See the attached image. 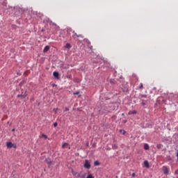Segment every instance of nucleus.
Wrapping results in <instances>:
<instances>
[{
	"label": "nucleus",
	"instance_id": "obj_22",
	"mask_svg": "<svg viewBox=\"0 0 178 178\" xmlns=\"http://www.w3.org/2000/svg\"><path fill=\"white\" fill-rule=\"evenodd\" d=\"M140 97H141V98H145L147 97V95H141Z\"/></svg>",
	"mask_w": 178,
	"mask_h": 178
},
{
	"label": "nucleus",
	"instance_id": "obj_2",
	"mask_svg": "<svg viewBox=\"0 0 178 178\" xmlns=\"http://www.w3.org/2000/svg\"><path fill=\"white\" fill-rule=\"evenodd\" d=\"M163 172L164 175H169V168L166 166H163Z\"/></svg>",
	"mask_w": 178,
	"mask_h": 178
},
{
	"label": "nucleus",
	"instance_id": "obj_30",
	"mask_svg": "<svg viewBox=\"0 0 178 178\" xmlns=\"http://www.w3.org/2000/svg\"><path fill=\"white\" fill-rule=\"evenodd\" d=\"M67 79H70V76H67Z\"/></svg>",
	"mask_w": 178,
	"mask_h": 178
},
{
	"label": "nucleus",
	"instance_id": "obj_12",
	"mask_svg": "<svg viewBox=\"0 0 178 178\" xmlns=\"http://www.w3.org/2000/svg\"><path fill=\"white\" fill-rule=\"evenodd\" d=\"M18 98L22 97V98H26L27 97V95L25 93L24 95H18Z\"/></svg>",
	"mask_w": 178,
	"mask_h": 178
},
{
	"label": "nucleus",
	"instance_id": "obj_13",
	"mask_svg": "<svg viewBox=\"0 0 178 178\" xmlns=\"http://www.w3.org/2000/svg\"><path fill=\"white\" fill-rule=\"evenodd\" d=\"M120 133H121L123 136H124V134H126V131L123 129H120Z\"/></svg>",
	"mask_w": 178,
	"mask_h": 178
},
{
	"label": "nucleus",
	"instance_id": "obj_29",
	"mask_svg": "<svg viewBox=\"0 0 178 178\" xmlns=\"http://www.w3.org/2000/svg\"><path fill=\"white\" fill-rule=\"evenodd\" d=\"M72 175H74V176L76 175V172H72Z\"/></svg>",
	"mask_w": 178,
	"mask_h": 178
},
{
	"label": "nucleus",
	"instance_id": "obj_27",
	"mask_svg": "<svg viewBox=\"0 0 178 178\" xmlns=\"http://www.w3.org/2000/svg\"><path fill=\"white\" fill-rule=\"evenodd\" d=\"M110 83H115V82L113 81V79H111V80L110 81Z\"/></svg>",
	"mask_w": 178,
	"mask_h": 178
},
{
	"label": "nucleus",
	"instance_id": "obj_17",
	"mask_svg": "<svg viewBox=\"0 0 178 178\" xmlns=\"http://www.w3.org/2000/svg\"><path fill=\"white\" fill-rule=\"evenodd\" d=\"M42 137H44V138H48V136L44 134H42Z\"/></svg>",
	"mask_w": 178,
	"mask_h": 178
},
{
	"label": "nucleus",
	"instance_id": "obj_31",
	"mask_svg": "<svg viewBox=\"0 0 178 178\" xmlns=\"http://www.w3.org/2000/svg\"><path fill=\"white\" fill-rule=\"evenodd\" d=\"M12 131H15V129H12Z\"/></svg>",
	"mask_w": 178,
	"mask_h": 178
},
{
	"label": "nucleus",
	"instance_id": "obj_7",
	"mask_svg": "<svg viewBox=\"0 0 178 178\" xmlns=\"http://www.w3.org/2000/svg\"><path fill=\"white\" fill-rule=\"evenodd\" d=\"M49 51V46H45V47L43 49V52L46 53Z\"/></svg>",
	"mask_w": 178,
	"mask_h": 178
},
{
	"label": "nucleus",
	"instance_id": "obj_20",
	"mask_svg": "<svg viewBox=\"0 0 178 178\" xmlns=\"http://www.w3.org/2000/svg\"><path fill=\"white\" fill-rule=\"evenodd\" d=\"M75 35H76V37H81V38H83V35H77L76 33H75Z\"/></svg>",
	"mask_w": 178,
	"mask_h": 178
},
{
	"label": "nucleus",
	"instance_id": "obj_16",
	"mask_svg": "<svg viewBox=\"0 0 178 178\" xmlns=\"http://www.w3.org/2000/svg\"><path fill=\"white\" fill-rule=\"evenodd\" d=\"M139 88H140V90H143V83H140Z\"/></svg>",
	"mask_w": 178,
	"mask_h": 178
},
{
	"label": "nucleus",
	"instance_id": "obj_25",
	"mask_svg": "<svg viewBox=\"0 0 178 178\" xmlns=\"http://www.w3.org/2000/svg\"><path fill=\"white\" fill-rule=\"evenodd\" d=\"M54 127H56L58 126V123L55 122V123L54 124Z\"/></svg>",
	"mask_w": 178,
	"mask_h": 178
},
{
	"label": "nucleus",
	"instance_id": "obj_9",
	"mask_svg": "<svg viewBox=\"0 0 178 178\" xmlns=\"http://www.w3.org/2000/svg\"><path fill=\"white\" fill-rule=\"evenodd\" d=\"M65 48H66L67 49H70L72 48V44H70V43H67V44H65Z\"/></svg>",
	"mask_w": 178,
	"mask_h": 178
},
{
	"label": "nucleus",
	"instance_id": "obj_5",
	"mask_svg": "<svg viewBox=\"0 0 178 178\" xmlns=\"http://www.w3.org/2000/svg\"><path fill=\"white\" fill-rule=\"evenodd\" d=\"M6 146L8 148H13V144L11 142H8L6 143Z\"/></svg>",
	"mask_w": 178,
	"mask_h": 178
},
{
	"label": "nucleus",
	"instance_id": "obj_18",
	"mask_svg": "<svg viewBox=\"0 0 178 178\" xmlns=\"http://www.w3.org/2000/svg\"><path fill=\"white\" fill-rule=\"evenodd\" d=\"M86 178H94V177H92V175L90 174Z\"/></svg>",
	"mask_w": 178,
	"mask_h": 178
},
{
	"label": "nucleus",
	"instance_id": "obj_33",
	"mask_svg": "<svg viewBox=\"0 0 178 178\" xmlns=\"http://www.w3.org/2000/svg\"><path fill=\"white\" fill-rule=\"evenodd\" d=\"M124 115V113H122V116H123Z\"/></svg>",
	"mask_w": 178,
	"mask_h": 178
},
{
	"label": "nucleus",
	"instance_id": "obj_6",
	"mask_svg": "<svg viewBox=\"0 0 178 178\" xmlns=\"http://www.w3.org/2000/svg\"><path fill=\"white\" fill-rule=\"evenodd\" d=\"M45 161L47 162V165H49V166H51V165H52V161H51V159H46Z\"/></svg>",
	"mask_w": 178,
	"mask_h": 178
},
{
	"label": "nucleus",
	"instance_id": "obj_11",
	"mask_svg": "<svg viewBox=\"0 0 178 178\" xmlns=\"http://www.w3.org/2000/svg\"><path fill=\"white\" fill-rule=\"evenodd\" d=\"M137 113V111H129V113H128V115H136Z\"/></svg>",
	"mask_w": 178,
	"mask_h": 178
},
{
	"label": "nucleus",
	"instance_id": "obj_8",
	"mask_svg": "<svg viewBox=\"0 0 178 178\" xmlns=\"http://www.w3.org/2000/svg\"><path fill=\"white\" fill-rule=\"evenodd\" d=\"M144 149H145L146 151H148V149H149V145L147 143H145L144 145Z\"/></svg>",
	"mask_w": 178,
	"mask_h": 178
},
{
	"label": "nucleus",
	"instance_id": "obj_26",
	"mask_svg": "<svg viewBox=\"0 0 178 178\" xmlns=\"http://www.w3.org/2000/svg\"><path fill=\"white\" fill-rule=\"evenodd\" d=\"M79 94H80L79 92H76L74 93V95H79Z\"/></svg>",
	"mask_w": 178,
	"mask_h": 178
},
{
	"label": "nucleus",
	"instance_id": "obj_19",
	"mask_svg": "<svg viewBox=\"0 0 178 178\" xmlns=\"http://www.w3.org/2000/svg\"><path fill=\"white\" fill-rule=\"evenodd\" d=\"M53 112H54L55 113H56L58 112V108H54L53 109Z\"/></svg>",
	"mask_w": 178,
	"mask_h": 178
},
{
	"label": "nucleus",
	"instance_id": "obj_15",
	"mask_svg": "<svg viewBox=\"0 0 178 178\" xmlns=\"http://www.w3.org/2000/svg\"><path fill=\"white\" fill-rule=\"evenodd\" d=\"M94 165H95V166H99V161H95Z\"/></svg>",
	"mask_w": 178,
	"mask_h": 178
},
{
	"label": "nucleus",
	"instance_id": "obj_28",
	"mask_svg": "<svg viewBox=\"0 0 178 178\" xmlns=\"http://www.w3.org/2000/svg\"><path fill=\"white\" fill-rule=\"evenodd\" d=\"M13 148H17V147L16 146V145H13Z\"/></svg>",
	"mask_w": 178,
	"mask_h": 178
},
{
	"label": "nucleus",
	"instance_id": "obj_4",
	"mask_svg": "<svg viewBox=\"0 0 178 178\" xmlns=\"http://www.w3.org/2000/svg\"><path fill=\"white\" fill-rule=\"evenodd\" d=\"M147 104H148V101L144 100V99L141 100V105H142V106H145V105H147Z\"/></svg>",
	"mask_w": 178,
	"mask_h": 178
},
{
	"label": "nucleus",
	"instance_id": "obj_23",
	"mask_svg": "<svg viewBox=\"0 0 178 178\" xmlns=\"http://www.w3.org/2000/svg\"><path fill=\"white\" fill-rule=\"evenodd\" d=\"M66 145H67V143L63 144V148H64V147H66Z\"/></svg>",
	"mask_w": 178,
	"mask_h": 178
},
{
	"label": "nucleus",
	"instance_id": "obj_32",
	"mask_svg": "<svg viewBox=\"0 0 178 178\" xmlns=\"http://www.w3.org/2000/svg\"><path fill=\"white\" fill-rule=\"evenodd\" d=\"M175 173H178V170L177 171H175Z\"/></svg>",
	"mask_w": 178,
	"mask_h": 178
},
{
	"label": "nucleus",
	"instance_id": "obj_10",
	"mask_svg": "<svg viewBox=\"0 0 178 178\" xmlns=\"http://www.w3.org/2000/svg\"><path fill=\"white\" fill-rule=\"evenodd\" d=\"M144 165L145 166V168H149V163H148V161H144Z\"/></svg>",
	"mask_w": 178,
	"mask_h": 178
},
{
	"label": "nucleus",
	"instance_id": "obj_3",
	"mask_svg": "<svg viewBox=\"0 0 178 178\" xmlns=\"http://www.w3.org/2000/svg\"><path fill=\"white\" fill-rule=\"evenodd\" d=\"M53 76L55 77V79H57V80H59V72H54Z\"/></svg>",
	"mask_w": 178,
	"mask_h": 178
},
{
	"label": "nucleus",
	"instance_id": "obj_1",
	"mask_svg": "<svg viewBox=\"0 0 178 178\" xmlns=\"http://www.w3.org/2000/svg\"><path fill=\"white\" fill-rule=\"evenodd\" d=\"M84 168L86 169H90V168H91V164H90V161L88 160L85 161Z\"/></svg>",
	"mask_w": 178,
	"mask_h": 178
},
{
	"label": "nucleus",
	"instance_id": "obj_21",
	"mask_svg": "<svg viewBox=\"0 0 178 178\" xmlns=\"http://www.w3.org/2000/svg\"><path fill=\"white\" fill-rule=\"evenodd\" d=\"M65 112H69V108L67 107H65Z\"/></svg>",
	"mask_w": 178,
	"mask_h": 178
},
{
	"label": "nucleus",
	"instance_id": "obj_24",
	"mask_svg": "<svg viewBox=\"0 0 178 178\" xmlns=\"http://www.w3.org/2000/svg\"><path fill=\"white\" fill-rule=\"evenodd\" d=\"M136 176H137V175H136V173H132V177H136Z\"/></svg>",
	"mask_w": 178,
	"mask_h": 178
},
{
	"label": "nucleus",
	"instance_id": "obj_14",
	"mask_svg": "<svg viewBox=\"0 0 178 178\" xmlns=\"http://www.w3.org/2000/svg\"><path fill=\"white\" fill-rule=\"evenodd\" d=\"M162 145L161 144H158L157 145H156V148H158V149H161V148H162Z\"/></svg>",
	"mask_w": 178,
	"mask_h": 178
}]
</instances>
